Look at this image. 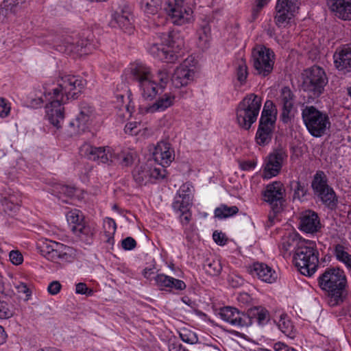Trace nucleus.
<instances>
[{
	"label": "nucleus",
	"mask_w": 351,
	"mask_h": 351,
	"mask_svg": "<svg viewBox=\"0 0 351 351\" xmlns=\"http://www.w3.org/2000/svg\"><path fill=\"white\" fill-rule=\"evenodd\" d=\"M86 84V80L80 76L64 75L60 77L58 86L53 89V93H45V99L49 101L45 106L46 117L56 129L61 128V123L64 119L62 106L70 99H77Z\"/></svg>",
	"instance_id": "f257e3e1"
},
{
	"label": "nucleus",
	"mask_w": 351,
	"mask_h": 351,
	"mask_svg": "<svg viewBox=\"0 0 351 351\" xmlns=\"http://www.w3.org/2000/svg\"><path fill=\"white\" fill-rule=\"evenodd\" d=\"M319 287L328 297L330 306L342 304L346 298L347 278L343 269L337 267H328L317 278Z\"/></svg>",
	"instance_id": "f03ea898"
},
{
	"label": "nucleus",
	"mask_w": 351,
	"mask_h": 351,
	"mask_svg": "<svg viewBox=\"0 0 351 351\" xmlns=\"http://www.w3.org/2000/svg\"><path fill=\"white\" fill-rule=\"evenodd\" d=\"M80 154L89 160H99L104 164H115L122 167H128L133 165L136 154L134 152L124 149L115 152L109 147H95L85 143L80 148Z\"/></svg>",
	"instance_id": "7ed1b4c3"
},
{
	"label": "nucleus",
	"mask_w": 351,
	"mask_h": 351,
	"mask_svg": "<svg viewBox=\"0 0 351 351\" xmlns=\"http://www.w3.org/2000/svg\"><path fill=\"white\" fill-rule=\"evenodd\" d=\"M293 262L302 275L306 276L313 275L319 264V252L315 242L304 239L296 248Z\"/></svg>",
	"instance_id": "20e7f679"
},
{
	"label": "nucleus",
	"mask_w": 351,
	"mask_h": 351,
	"mask_svg": "<svg viewBox=\"0 0 351 351\" xmlns=\"http://www.w3.org/2000/svg\"><path fill=\"white\" fill-rule=\"evenodd\" d=\"M132 80L137 84L142 97L153 100L161 90L154 78L150 68L143 64L134 65L130 70Z\"/></svg>",
	"instance_id": "39448f33"
},
{
	"label": "nucleus",
	"mask_w": 351,
	"mask_h": 351,
	"mask_svg": "<svg viewBox=\"0 0 351 351\" xmlns=\"http://www.w3.org/2000/svg\"><path fill=\"white\" fill-rule=\"evenodd\" d=\"M302 118L308 132L313 137H322L330 128L328 113L313 106H306L302 109Z\"/></svg>",
	"instance_id": "423d86ee"
},
{
	"label": "nucleus",
	"mask_w": 351,
	"mask_h": 351,
	"mask_svg": "<svg viewBox=\"0 0 351 351\" xmlns=\"http://www.w3.org/2000/svg\"><path fill=\"white\" fill-rule=\"evenodd\" d=\"M261 107V97L253 93L245 96L237 108V121L239 126L249 130L256 121Z\"/></svg>",
	"instance_id": "0eeeda50"
},
{
	"label": "nucleus",
	"mask_w": 351,
	"mask_h": 351,
	"mask_svg": "<svg viewBox=\"0 0 351 351\" xmlns=\"http://www.w3.org/2000/svg\"><path fill=\"white\" fill-rule=\"evenodd\" d=\"M275 53L264 45H256L252 51L251 61L255 74L262 77L268 76L273 71Z\"/></svg>",
	"instance_id": "6e6552de"
},
{
	"label": "nucleus",
	"mask_w": 351,
	"mask_h": 351,
	"mask_svg": "<svg viewBox=\"0 0 351 351\" xmlns=\"http://www.w3.org/2000/svg\"><path fill=\"white\" fill-rule=\"evenodd\" d=\"M304 75V90L309 93L313 97L320 96L328 83V78L324 70L318 66H313L305 70Z\"/></svg>",
	"instance_id": "1a4fd4ad"
},
{
	"label": "nucleus",
	"mask_w": 351,
	"mask_h": 351,
	"mask_svg": "<svg viewBox=\"0 0 351 351\" xmlns=\"http://www.w3.org/2000/svg\"><path fill=\"white\" fill-rule=\"evenodd\" d=\"M163 10L175 25H182L192 21L193 11L184 5L183 0H167Z\"/></svg>",
	"instance_id": "9d476101"
},
{
	"label": "nucleus",
	"mask_w": 351,
	"mask_h": 351,
	"mask_svg": "<svg viewBox=\"0 0 351 351\" xmlns=\"http://www.w3.org/2000/svg\"><path fill=\"white\" fill-rule=\"evenodd\" d=\"M288 153L285 145H278L265 160L264 167L265 177L271 178L280 171L283 163L287 161Z\"/></svg>",
	"instance_id": "9b49d317"
},
{
	"label": "nucleus",
	"mask_w": 351,
	"mask_h": 351,
	"mask_svg": "<svg viewBox=\"0 0 351 351\" xmlns=\"http://www.w3.org/2000/svg\"><path fill=\"white\" fill-rule=\"evenodd\" d=\"M285 189L280 182H273L267 185L263 192L265 201L268 202L274 213H280L285 202Z\"/></svg>",
	"instance_id": "f8f14e48"
},
{
	"label": "nucleus",
	"mask_w": 351,
	"mask_h": 351,
	"mask_svg": "<svg viewBox=\"0 0 351 351\" xmlns=\"http://www.w3.org/2000/svg\"><path fill=\"white\" fill-rule=\"evenodd\" d=\"M132 19L130 7L123 3L112 14L110 25L112 27H119L125 33L132 34L134 32Z\"/></svg>",
	"instance_id": "ddd939ff"
},
{
	"label": "nucleus",
	"mask_w": 351,
	"mask_h": 351,
	"mask_svg": "<svg viewBox=\"0 0 351 351\" xmlns=\"http://www.w3.org/2000/svg\"><path fill=\"white\" fill-rule=\"evenodd\" d=\"M93 117V108L86 102H82L80 106L78 115L69 123V126L73 128L70 132L74 134L84 132L88 128Z\"/></svg>",
	"instance_id": "4468645a"
},
{
	"label": "nucleus",
	"mask_w": 351,
	"mask_h": 351,
	"mask_svg": "<svg viewBox=\"0 0 351 351\" xmlns=\"http://www.w3.org/2000/svg\"><path fill=\"white\" fill-rule=\"evenodd\" d=\"M219 316L223 321L237 328L250 326V319L245 313L232 306H224L219 309Z\"/></svg>",
	"instance_id": "2eb2a0df"
},
{
	"label": "nucleus",
	"mask_w": 351,
	"mask_h": 351,
	"mask_svg": "<svg viewBox=\"0 0 351 351\" xmlns=\"http://www.w3.org/2000/svg\"><path fill=\"white\" fill-rule=\"evenodd\" d=\"M335 68L343 74L351 72V43L337 48L333 54Z\"/></svg>",
	"instance_id": "dca6fc26"
},
{
	"label": "nucleus",
	"mask_w": 351,
	"mask_h": 351,
	"mask_svg": "<svg viewBox=\"0 0 351 351\" xmlns=\"http://www.w3.org/2000/svg\"><path fill=\"white\" fill-rule=\"evenodd\" d=\"M299 229L306 233L315 234L320 231L322 224L318 214L311 210L303 211L300 216Z\"/></svg>",
	"instance_id": "f3484780"
},
{
	"label": "nucleus",
	"mask_w": 351,
	"mask_h": 351,
	"mask_svg": "<svg viewBox=\"0 0 351 351\" xmlns=\"http://www.w3.org/2000/svg\"><path fill=\"white\" fill-rule=\"evenodd\" d=\"M248 271L252 276H256L264 282L271 284L278 278L276 271L263 263H254L249 267Z\"/></svg>",
	"instance_id": "a211bd4d"
},
{
	"label": "nucleus",
	"mask_w": 351,
	"mask_h": 351,
	"mask_svg": "<svg viewBox=\"0 0 351 351\" xmlns=\"http://www.w3.org/2000/svg\"><path fill=\"white\" fill-rule=\"evenodd\" d=\"M174 151L167 142L160 141L154 148V160L160 166L167 167L174 160Z\"/></svg>",
	"instance_id": "6ab92c4d"
},
{
	"label": "nucleus",
	"mask_w": 351,
	"mask_h": 351,
	"mask_svg": "<svg viewBox=\"0 0 351 351\" xmlns=\"http://www.w3.org/2000/svg\"><path fill=\"white\" fill-rule=\"evenodd\" d=\"M327 5L339 19L351 20V0H327Z\"/></svg>",
	"instance_id": "aec40b11"
},
{
	"label": "nucleus",
	"mask_w": 351,
	"mask_h": 351,
	"mask_svg": "<svg viewBox=\"0 0 351 351\" xmlns=\"http://www.w3.org/2000/svg\"><path fill=\"white\" fill-rule=\"evenodd\" d=\"M195 72L185 65H181L176 68L171 77V82L175 88H179L187 86L193 82Z\"/></svg>",
	"instance_id": "412c9836"
},
{
	"label": "nucleus",
	"mask_w": 351,
	"mask_h": 351,
	"mask_svg": "<svg viewBox=\"0 0 351 351\" xmlns=\"http://www.w3.org/2000/svg\"><path fill=\"white\" fill-rule=\"evenodd\" d=\"M147 50L152 56L166 62H173L179 56V55L176 54L173 51H171L170 49L165 47L164 44H149Z\"/></svg>",
	"instance_id": "4be33fe9"
},
{
	"label": "nucleus",
	"mask_w": 351,
	"mask_h": 351,
	"mask_svg": "<svg viewBox=\"0 0 351 351\" xmlns=\"http://www.w3.org/2000/svg\"><path fill=\"white\" fill-rule=\"evenodd\" d=\"M162 43L168 49L177 54L184 46V40L180 32L176 30L162 34Z\"/></svg>",
	"instance_id": "5701e85b"
},
{
	"label": "nucleus",
	"mask_w": 351,
	"mask_h": 351,
	"mask_svg": "<svg viewBox=\"0 0 351 351\" xmlns=\"http://www.w3.org/2000/svg\"><path fill=\"white\" fill-rule=\"evenodd\" d=\"M313 194L328 208L333 210L337 207L338 202L337 197L334 189L330 186Z\"/></svg>",
	"instance_id": "b1692460"
},
{
	"label": "nucleus",
	"mask_w": 351,
	"mask_h": 351,
	"mask_svg": "<svg viewBox=\"0 0 351 351\" xmlns=\"http://www.w3.org/2000/svg\"><path fill=\"white\" fill-rule=\"evenodd\" d=\"M245 315L250 319V326L254 322H256L259 325H265L269 320V311L261 306H254L247 310Z\"/></svg>",
	"instance_id": "393cba45"
},
{
	"label": "nucleus",
	"mask_w": 351,
	"mask_h": 351,
	"mask_svg": "<svg viewBox=\"0 0 351 351\" xmlns=\"http://www.w3.org/2000/svg\"><path fill=\"white\" fill-rule=\"evenodd\" d=\"M175 99V95L171 93H165L155 103L147 108V112L152 113L156 111H164L173 105Z\"/></svg>",
	"instance_id": "a878e982"
},
{
	"label": "nucleus",
	"mask_w": 351,
	"mask_h": 351,
	"mask_svg": "<svg viewBox=\"0 0 351 351\" xmlns=\"http://www.w3.org/2000/svg\"><path fill=\"white\" fill-rule=\"evenodd\" d=\"M51 193L62 202L68 203L69 199L74 196L75 188L71 186L58 183L52 186Z\"/></svg>",
	"instance_id": "bb28decb"
},
{
	"label": "nucleus",
	"mask_w": 351,
	"mask_h": 351,
	"mask_svg": "<svg viewBox=\"0 0 351 351\" xmlns=\"http://www.w3.org/2000/svg\"><path fill=\"white\" fill-rule=\"evenodd\" d=\"M72 231L85 244L90 245L93 243L94 230L90 226L78 223L73 226Z\"/></svg>",
	"instance_id": "cd10ccee"
},
{
	"label": "nucleus",
	"mask_w": 351,
	"mask_h": 351,
	"mask_svg": "<svg viewBox=\"0 0 351 351\" xmlns=\"http://www.w3.org/2000/svg\"><path fill=\"white\" fill-rule=\"evenodd\" d=\"M275 23L278 27H285L290 23L295 12L282 7L280 3L276 5Z\"/></svg>",
	"instance_id": "c85d7f7f"
},
{
	"label": "nucleus",
	"mask_w": 351,
	"mask_h": 351,
	"mask_svg": "<svg viewBox=\"0 0 351 351\" xmlns=\"http://www.w3.org/2000/svg\"><path fill=\"white\" fill-rule=\"evenodd\" d=\"M210 27L208 23H204L197 31V47L202 50L208 49L210 40Z\"/></svg>",
	"instance_id": "c756f323"
},
{
	"label": "nucleus",
	"mask_w": 351,
	"mask_h": 351,
	"mask_svg": "<svg viewBox=\"0 0 351 351\" xmlns=\"http://www.w3.org/2000/svg\"><path fill=\"white\" fill-rule=\"evenodd\" d=\"M302 241L303 240L301 239L298 233L292 232L282 238L280 246L286 252L291 250L295 252Z\"/></svg>",
	"instance_id": "7c9ffc66"
},
{
	"label": "nucleus",
	"mask_w": 351,
	"mask_h": 351,
	"mask_svg": "<svg viewBox=\"0 0 351 351\" xmlns=\"http://www.w3.org/2000/svg\"><path fill=\"white\" fill-rule=\"evenodd\" d=\"M150 164H144L136 167L133 171V178L135 182L142 185L150 180Z\"/></svg>",
	"instance_id": "2f4dec72"
},
{
	"label": "nucleus",
	"mask_w": 351,
	"mask_h": 351,
	"mask_svg": "<svg viewBox=\"0 0 351 351\" xmlns=\"http://www.w3.org/2000/svg\"><path fill=\"white\" fill-rule=\"evenodd\" d=\"M329 186L328 179L325 172L321 170L317 171L311 182L313 193H318L319 191Z\"/></svg>",
	"instance_id": "473e14b6"
},
{
	"label": "nucleus",
	"mask_w": 351,
	"mask_h": 351,
	"mask_svg": "<svg viewBox=\"0 0 351 351\" xmlns=\"http://www.w3.org/2000/svg\"><path fill=\"white\" fill-rule=\"evenodd\" d=\"M141 10L147 16L155 15L162 9V0H140Z\"/></svg>",
	"instance_id": "72a5a7b5"
},
{
	"label": "nucleus",
	"mask_w": 351,
	"mask_h": 351,
	"mask_svg": "<svg viewBox=\"0 0 351 351\" xmlns=\"http://www.w3.org/2000/svg\"><path fill=\"white\" fill-rule=\"evenodd\" d=\"M104 241L110 245L114 244V235L116 232L117 225L111 218H107L104 223Z\"/></svg>",
	"instance_id": "f704fd0d"
},
{
	"label": "nucleus",
	"mask_w": 351,
	"mask_h": 351,
	"mask_svg": "<svg viewBox=\"0 0 351 351\" xmlns=\"http://www.w3.org/2000/svg\"><path fill=\"white\" fill-rule=\"evenodd\" d=\"M289 187L293 192V199L302 200L306 195L308 191L307 184L300 180H291L289 182Z\"/></svg>",
	"instance_id": "c9c22d12"
},
{
	"label": "nucleus",
	"mask_w": 351,
	"mask_h": 351,
	"mask_svg": "<svg viewBox=\"0 0 351 351\" xmlns=\"http://www.w3.org/2000/svg\"><path fill=\"white\" fill-rule=\"evenodd\" d=\"M191 194L179 193V196L176 197L173 203V208L175 210L182 212L187 211L192 204Z\"/></svg>",
	"instance_id": "e433bc0d"
},
{
	"label": "nucleus",
	"mask_w": 351,
	"mask_h": 351,
	"mask_svg": "<svg viewBox=\"0 0 351 351\" xmlns=\"http://www.w3.org/2000/svg\"><path fill=\"white\" fill-rule=\"evenodd\" d=\"M274 128L258 125L256 134V140L259 145H265L271 141Z\"/></svg>",
	"instance_id": "4c0bfd02"
},
{
	"label": "nucleus",
	"mask_w": 351,
	"mask_h": 351,
	"mask_svg": "<svg viewBox=\"0 0 351 351\" xmlns=\"http://www.w3.org/2000/svg\"><path fill=\"white\" fill-rule=\"evenodd\" d=\"M239 208L236 206H228L226 204H221L214 211L215 217L219 219H223L232 217L237 214Z\"/></svg>",
	"instance_id": "58836bf2"
},
{
	"label": "nucleus",
	"mask_w": 351,
	"mask_h": 351,
	"mask_svg": "<svg viewBox=\"0 0 351 351\" xmlns=\"http://www.w3.org/2000/svg\"><path fill=\"white\" fill-rule=\"evenodd\" d=\"M204 269L206 273L212 276L219 275L222 267L219 260L207 258L204 263Z\"/></svg>",
	"instance_id": "ea45409f"
},
{
	"label": "nucleus",
	"mask_w": 351,
	"mask_h": 351,
	"mask_svg": "<svg viewBox=\"0 0 351 351\" xmlns=\"http://www.w3.org/2000/svg\"><path fill=\"white\" fill-rule=\"evenodd\" d=\"M295 96L289 87L285 86L280 90V101L282 106L293 107Z\"/></svg>",
	"instance_id": "a19ab883"
},
{
	"label": "nucleus",
	"mask_w": 351,
	"mask_h": 351,
	"mask_svg": "<svg viewBox=\"0 0 351 351\" xmlns=\"http://www.w3.org/2000/svg\"><path fill=\"white\" fill-rule=\"evenodd\" d=\"M95 48V45L92 43L89 38H82L79 40L74 49L77 52L81 54L90 53Z\"/></svg>",
	"instance_id": "79ce46f5"
},
{
	"label": "nucleus",
	"mask_w": 351,
	"mask_h": 351,
	"mask_svg": "<svg viewBox=\"0 0 351 351\" xmlns=\"http://www.w3.org/2000/svg\"><path fill=\"white\" fill-rule=\"evenodd\" d=\"M60 260L64 262H72L75 256H76V251L72 247H69L68 245H65L62 244V246H60Z\"/></svg>",
	"instance_id": "37998d69"
},
{
	"label": "nucleus",
	"mask_w": 351,
	"mask_h": 351,
	"mask_svg": "<svg viewBox=\"0 0 351 351\" xmlns=\"http://www.w3.org/2000/svg\"><path fill=\"white\" fill-rule=\"evenodd\" d=\"M180 337L182 341L189 344H196L198 343V337L197 334L190 330L184 328L180 332Z\"/></svg>",
	"instance_id": "c03bdc74"
},
{
	"label": "nucleus",
	"mask_w": 351,
	"mask_h": 351,
	"mask_svg": "<svg viewBox=\"0 0 351 351\" xmlns=\"http://www.w3.org/2000/svg\"><path fill=\"white\" fill-rule=\"evenodd\" d=\"M154 280L156 285L160 289V290H167L170 285L171 276L165 275L164 274H159L154 276Z\"/></svg>",
	"instance_id": "a18cd8bd"
},
{
	"label": "nucleus",
	"mask_w": 351,
	"mask_h": 351,
	"mask_svg": "<svg viewBox=\"0 0 351 351\" xmlns=\"http://www.w3.org/2000/svg\"><path fill=\"white\" fill-rule=\"evenodd\" d=\"M60 246H62V244L56 242H53L51 245L47 246L48 251L46 257L53 261L60 259V252L58 250L61 249Z\"/></svg>",
	"instance_id": "49530a36"
},
{
	"label": "nucleus",
	"mask_w": 351,
	"mask_h": 351,
	"mask_svg": "<svg viewBox=\"0 0 351 351\" xmlns=\"http://www.w3.org/2000/svg\"><path fill=\"white\" fill-rule=\"evenodd\" d=\"M248 75L247 72V66L246 65L245 62L242 59L237 69V80L241 84H243L247 79Z\"/></svg>",
	"instance_id": "de8ad7c7"
},
{
	"label": "nucleus",
	"mask_w": 351,
	"mask_h": 351,
	"mask_svg": "<svg viewBox=\"0 0 351 351\" xmlns=\"http://www.w3.org/2000/svg\"><path fill=\"white\" fill-rule=\"evenodd\" d=\"M293 325L288 316L286 314L280 315V319L278 322L279 329L285 334L289 333L293 330Z\"/></svg>",
	"instance_id": "09e8293b"
},
{
	"label": "nucleus",
	"mask_w": 351,
	"mask_h": 351,
	"mask_svg": "<svg viewBox=\"0 0 351 351\" xmlns=\"http://www.w3.org/2000/svg\"><path fill=\"white\" fill-rule=\"evenodd\" d=\"M26 0H4L2 3V7L7 11L15 12Z\"/></svg>",
	"instance_id": "8fccbe9b"
},
{
	"label": "nucleus",
	"mask_w": 351,
	"mask_h": 351,
	"mask_svg": "<svg viewBox=\"0 0 351 351\" xmlns=\"http://www.w3.org/2000/svg\"><path fill=\"white\" fill-rule=\"evenodd\" d=\"M277 109L272 101L267 100L265 103L261 116L267 117H276Z\"/></svg>",
	"instance_id": "3c124183"
},
{
	"label": "nucleus",
	"mask_w": 351,
	"mask_h": 351,
	"mask_svg": "<svg viewBox=\"0 0 351 351\" xmlns=\"http://www.w3.org/2000/svg\"><path fill=\"white\" fill-rule=\"evenodd\" d=\"M165 167L161 166L159 167H153L150 165V171H149V176L150 180L152 178L154 179H163L165 178L166 176V169H165Z\"/></svg>",
	"instance_id": "603ef678"
},
{
	"label": "nucleus",
	"mask_w": 351,
	"mask_h": 351,
	"mask_svg": "<svg viewBox=\"0 0 351 351\" xmlns=\"http://www.w3.org/2000/svg\"><path fill=\"white\" fill-rule=\"evenodd\" d=\"M169 281L170 285L167 289L169 291H171L173 290L183 291L186 287L185 282L182 280L176 279L171 276V280Z\"/></svg>",
	"instance_id": "864d4df0"
},
{
	"label": "nucleus",
	"mask_w": 351,
	"mask_h": 351,
	"mask_svg": "<svg viewBox=\"0 0 351 351\" xmlns=\"http://www.w3.org/2000/svg\"><path fill=\"white\" fill-rule=\"evenodd\" d=\"M158 78L160 83L158 84L161 90H162L169 80V74L165 69L158 71Z\"/></svg>",
	"instance_id": "5fc2aeb1"
},
{
	"label": "nucleus",
	"mask_w": 351,
	"mask_h": 351,
	"mask_svg": "<svg viewBox=\"0 0 351 351\" xmlns=\"http://www.w3.org/2000/svg\"><path fill=\"white\" fill-rule=\"evenodd\" d=\"M80 211L79 210L75 209L69 212L66 215L67 221L71 223H74L75 225H77L78 223H81L82 217L80 215Z\"/></svg>",
	"instance_id": "6e6d98bb"
},
{
	"label": "nucleus",
	"mask_w": 351,
	"mask_h": 351,
	"mask_svg": "<svg viewBox=\"0 0 351 351\" xmlns=\"http://www.w3.org/2000/svg\"><path fill=\"white\" fill-rule=\"evenodd\" d=\"M75 293L86 296H91L94 291L92 289H89L84 282H79L75 286Z\"/></svg>",
	"instance_id": "4d7b16f0"
},
{
	"label": "nucleus",
	"mask_w": 351,
	"mask_h": 351,
	"mask_svg": "<svg viewBox=\"0 0 351 351\" xmlns=\"http://www.w3.org/2000/svg\"><path fill=\"white\" fill-rule=\"evenodd\" d=\"M12 316V312L8 304L0 300V318L7 319Z\"/></svg>",
	"instance_id": "13d9d810"
},
{
	"label": "nucleus",
	"mask_w": 351,
	"mask_h": 351,
	"mask_svg": "<svg viewBox=\"0 0 351 351\" xmlns=\"http://www.w3.org/2000/svg\"><path fill=\"white\" fill-rule=\"evenodd\" d=\"M299 0H278L277 3H280L282 7L288 8L290 11L295 12L298 8Z\"/></svg>",
	"instance_id": "bf43d9fd"
},
{
	"label": "nucleus",
	"mask_w": 351,
	"mask_h": 351,
	"mask_svg": "<svg viewBox=\"0 0 351 351\" xmlns=\"http://www.w3.org/2000/svg\"><path fill=\"white\" fill-rule=\"evenodd\" d=\"M1 204L5 212L16 211V210L18 208V204L14 203L11 197H4L1 201Z\"/></svg>",
	"instance_id": "052dcab7"
},
{
	"label": "nucleus",
	"mask_w": 351,
	"mask_h": 351,
	"mask_svg": "<svg viewBox=\"0 0 351 351\" xmlns=\"http://www.w3.org/2000/svg\"><path fill=\"white\" fill-rule=\"evenodd\" d=\"M292 109V106H282V112L280 115V119L284 123H287L291 121V112Z\"/></svg>",
	"instance_id": "680f3d73"
},
{
	"label": "nucleus",
	"mask_w": 351,
	"mask_h": 351,
	"mask_svg": "<svg viewBox=\"0 0 351 351\" xmlns=\"http://www.w3.org/2000/svg\"><path fill=\"white\" fill-rule=\"evenodd\" d=\"M10 261L16 265H21L23 261L22 254L18 250H12L9 254Z\"/></svg>",
	"instance_id": "e2e57ef3"
},
{
	"label": "nucleus",
	"mask_w": 351,
	"mask_h": 351,
	"mask_svg": "<svg viewBox=\"0 0 351 351\" xmlns=\"http://www.w3.org/2000/svg\"><path fill=\"white\" fill-rule=\"evenodd\" d=\"M136 246V241L131 237H128L121 241V247L125 250H132Z\"/></svg>",
	"instance_id": "0e129e2a"
},
{
	"label": "nucleus",
	"mask_w": 351,
	"mask_h": 351,
	"mask_svg": "<svg viewBox=\"0 0 351 351\" xmlns=\"http://www.w3.org/2000/svg\"><path fill=\"white\" fill-rule=\"evenodd\" d=\"M228 282L231 287L237 288L243 285L244 280L237 275H230L228 276Z\"/></svg>",
	"instance_id": "69168bd1"
},
{
	"label": "nucleus",
	"mask_w": 351,
	"mask_h": 351,
	"mask_svg": "<svg viewBox=\"0 0 351 351\" xmlns=\"http://www.w3.org/2000/svg\"><path fill=\"white\" fill-rule=\"evenodd\" d=\"M215 242L219 245H224L226 243L227 238L225 234L215 230L213 234Z\"/></svg>",
	"instance_id": "338daca9"
},
{
	"label": "nucleus",
	"mask_w": 351,
	"mask_h": 351,
	"mask_svg": "<svg viewBox=\"0 0 351 351\" xmlns=\"http://www.w3.org/2000/svg\"><path fill=\"white\" fill-rule=\"evenodd\" d=\"M168 347L169 351H189L179 341L176 340H169Z\"/></svg>",
	"instance_id": "774afa93"
}]
</instances>
